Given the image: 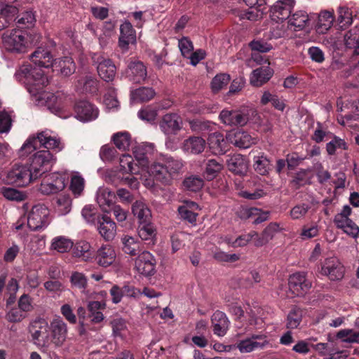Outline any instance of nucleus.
<instances>
[{
    "label": "nucleus",
    "mask_w": 359,
    "mask_h": 359,
    "mask_svg": "<svg viewBox=\"0 0 359 359\" xmlns=\"http://www.w3.org/2000/svg\"><path fill=\"white\" fill-rule=\"evenodd\" d=\"M49 325L47 320L37 318L31 322L29 331L34 344L39 346H46L48 342Z\"/></svg>",
    "instance_id": "nucleus-11"
},
{
    "label": "nucleus",
    "mask_w": 359,
    "mask_h": 359,
    "mask_svg": "<svg viewBox=\"0 0 359 359\" xmlns=\"http://www.w3.org/2000/svg\"><path fill=\"white\" fill-rule=\"evenodd\" d=\"M73 245L74 243L70 238L59 236L52 239L50 249L60 253H65L70 250Z\"/></svg>",
    "instance_id": "nucleus-39"
},
{
    "label": "nucleus",
    "mask_w": 359,
    "mask_h": 359,
    "mask_svg": "<svg viewBox=\"0 0 359 359\" xmlns=\"http://www.w3.org/2000/svg\"><path fill=\"white\" fill-rule=\"evenodd\" d=\"M111 140L116 147L121 151L128 150L133 142L130 134L127 131H120L114 133Z\"/></svg>",
    "instance_id": "nucleus-38"
},
{
    "label": "nucleus",
    "mask_w": 359,
    "mask_h": 359,
    "mask_svg": "<svg viewBox=\"0 0 359 359\" xmlns=\"http://www.w3.org/2000/svg\"><path fill=\"white\" fill-rule=\"evenodd\" d=\"M121 243L123 245V250L131 256L136 255L137 252L140 250V241L131 236H123L121 238Z\"/></svg>",
    "instance_id": "nucleus-44"
},
{
    "label": "nucleus",
    "mask_w": 359,
    "mask_h": 359,
    "mask_svg": "<svg viewBox=\"0 0 359 359\" xmlns=\"http://www.w3.org/2000/svg\"><path fill=\"white\" fill-rule=\"evenodd\" d=\"M268 344L266 337L254 334L250 338L241 341L237 348L241 353H250L254 350L264 348Z\"/></svg>",
    "instance_id": "nucleus-22"
},
{
    "label": "nucleus",
    "mask_w": 359,
    "mask_h": 359,
    "mask_svg": "<svg viewBox=\"0 0 359 359\" xmlns=\"http://www.w3.org/2000/svg\"><path fill=\"white\" fill-rule=\"evenodd\" d=\"M302 316L303 311L301 309L297 307L292 309L287 318V328H297L302 322Z\"/></svg>",
    "instance_id": "nucleus-51"
},
{
    "label": "nucleus",
    "mask_w": 359,
    "mask_h": 359,
    "mask_svg": "<svg viewBox=\"0 0 359 359\" xmlns=\"http://www.w3.org/2000/svg\"><path fill=\"white\" fill-rule=\"evenodd\" d=\"M200 209L199 205L191 201H184L183 204L178 208L180 217L188 221L191 224H195L198 213L196 211Z\"/></svg>",
    "instance_id": "nucleus-29"
},
{
    "label": "nucleus",
    "mask_w": 359,
    "mask_h": 359,
    "mask_svg": "<svg viewBox=\"0 0 359 359\" xmlns=\"http://www.w3.org/2000/svg\"><path fill=\"white\" fill-rule=\"evenodd\" d=\"M182 125V119L177 114H166L159 122L161 131L167 136L177 135Z\"/></svg>",
    "instance_id": "nucleus-17"
},
{
    "label": "nucleus",
    "mask_w": 359,
    "mask_h": 359,
    "mask_svg": "<svg viewBox=\"0 0 359 359\" xmlns=\"http://www.w3.org/2000/svg\"><path fill=\"white\" fill-rule=\"evenodd\" d=\"M282 228L276 222L270 223L262 231L261 235L257 233V238L255 239V245L261 247L268 243L273 238L275 235L281 231Z\"/></svg>",
    "instance_id": "nucleus-31"
},
{
    "label": "nucleus",
    "mask_w": 359,
    "mask_h": 359,
    "mask_svg": "<svg viewBox=\"0 0 359 359\" xmlns=\"http://www.w3.org/2000/svg\"><path fill=\"white\" fill-rule=\"evenodd\" d=\"M133 157L130 154H123L119 158L120 171L123 173L134 175H140L142 184L153 193L158 194L162 189L151 177H147L143 175L142 170L137 163H135Z\"/></svg>",
    "instance_id": "nucleus-3"
},
{
    "label": "nucleus",
    "mask_w": 359,
    "mask_h": 359,
    "mask_svg": "<svg viewBox=\"0 0 359 359\" xmlns=\"http://www.w3.org/2000/svg\"><path fill=\"white\" fill-rule=\"evenodd\" d=\"M319 273L332 281L340 280L344 276L345 268L337 257H330L320 263Z\"/></svg>",
    "instance_id": "nucleus-9"
},
{
    "label": "nucleus",
    "mask_w": 359,
    "mask_h": 359,
    "mask_svg": "<svg viewBox=\"0 0 359 359\" xmlns=\"http://www.w3.org/2000/svg\"><path fill=\"white\" fill-rule=\"evenodd\" d=\"M32 62L38 67L49 68L53 66L54 60L50 51L43 48H38L31 55Z\"/></svg>",
    "instance_id": "nucleus-28"
},
{
    "label": "nucleus",
    "mask_w": 359,
    "mask_h": 359,
    "mask_svg": "<svg viewBox=\"0 0 359 359\" xmlns=\"http://www.w3.org/2000/svg\"><path fill=\"white\" fill-rule=\"evenodd\" d=\"M228 140L218 132L210 134L208 138V144L210 151L215 155H222L228 150Z\"/></svg>",
    "instance_id": "nucleus-23"
},
{
    "label": "nucleus",
    "mask_w": 359,
    "mask_h": 359,
    "mask_svg": "<svg viewBox=\"0 0 359 359\" xmlns=\"http://www.w3.org/2000/svg\"><path fill=\"white\" fill-rule=\"evenodd\" d=\"M76 118L81 122H88L90 120V104L86 100L76 102L74 107Z\"/></svg>",
    "instance_id": "nucleus-48"
},
{
    "label": "nucleus",
    "mask_w": 359,
    "mask_h": 359,
    "mask_svg": "<svg viewBox=\"0 0 359 359\" xmlns=\"http://www.w3.org/2000/svg\"><path fill=\"white\" fill-rule=\"evenodd\" d=\"M212 322L214 333L219 337L224 336L229 328V320L226 314L219 311L215 312L212 316Z\"/></svg>",
    "instance_id": "nucleus-35"
},
{
    "label": "nucleus",
    "mask_w": 359,
    "mask_h": 359,
    "mask_svg": "<svg viewBox=\"0 0 359 359\" xmlns=\"http://www.w3.org/2000/svg\"><path fill=\"white\" fill-rule=\"evenodd\" d=\"M36 22V16L32 11H27L18 17L17 23L22 25L25 28L34 26Z\"/></svg>",
    "instance_id": "nucleus-60"
},
{
    "label": "nucleus",
    "mask_w": 359,
    "mask_h": 359,
    "mask_svg": "<svg viewBox=\"0 0 359 359\" xmlns=\"http://www.w3.org/2000/svg\"><path fill=\"white\" fill-rule=\"evenodd\" d=\"M116 198L115 194L109 188L100 187L96 195V200L100 207L104 212H109Z\"/></svg>",
    "instance_id": "nucleus-30"
},
{
    "label": "nucleus",
    "mask_w": 359,
    "mask_h": 359,
    "mask_svg": "<svg viewBox=\"0 0 359 359\" xmlns=\"http://www.w3.org/2000/svg\"><path fill=\"white\" fill-rule=\"evenodd\" d=\"M2 194L9 201H22L25 198L22 192L13 188H3Z\"/></svg>",
    "instance_id": "nucleus-64"
},
{
    "label": "nucleus",
    "mask_w": 359,
    "mask_h": 359,
    "mask_svg": "<svg viewBox=\"0 0 359 359\" xmlns=\"http://www.w3.org/2000/svg\"><path fill=\"white\" fill-rule=\"evenodd\" d=\"M154 151L155 147L151 143H142L133 149L135 161L143 171L147 170L148 174L150 168V166H149V158Z\"/></svg>",
    "instance_id": "nucleus-13"
},
{
    "label": "nucleus",
    "mask_w": 359,
    "mask_h": 359,
    "mask_svg": "<svg viewBox=\"0 0 359 359\" xmlns=\"http://www.w3.org/2000/svg\"><path fill=\"white\" fill-rule=\"evenodd\" d=\"M35 180L29 166L24 164L13 165L6 175L7 183L19 187L26 186Z\"/></svg>",
    "instance_id": "nucleus-7"
},
{
    "label": "nucleus",
    "mask_w": 359,
    "mask_h": 359,
    "mask_svg": "<svg viewBox=\"0 0 359 359\" xmlns=\"http://www.w3.org/2000/svg\"><path fill=\"white\" fill-rule=\"evenodd\" d=\"M231 77L229 74L221 73L217 74L210 83L211 90L213 93H217L225 88L229 83Z\"/></svg>",
    "instance_id": "nucleus-50"
},
{
    "label": "nucleus",
    "mask_w": 359,
    "mask_h": 359,
    "mask_svg": "<svg viewBox=\"0 0 359 359\" xmlns=\"http://www.w3.org/2000/svg\"><path fill=\"white\" fill-rule=\"evenodd\" d=\"M156 262L154 257L148 251H144L135 259V268L144 276H151L156 272Z\"/></svg>",
    "instance_id": "nucleus-14"
},
{
    "label": "nucleus",
    "mask_w": 359,
    "mask_h": 359,
    "mask_svg": "<svg viewBox=\"0 0 359 359\" xmlns=\"http://www.w3.org/2000/svg\"><path fill=\"white\" fill-rule=\"evenodd\" d=\"M50 211L43 204H37L32 207L27 217V226L33 231L43 229L50 223Z\"/></svg>",
    "instance_id": "nucleus-8"
},
{
    "label": "nucleus",
    "mask_w": 359,
    "mask_h": 359,
    "mask_svg": "<svg viewBox=\"0 0 359 359\" xmlns=\"http://www.w3.org/2000/svg\"><path fill=\"white\" fill-rule=\"evenodd\" d=\"M116 256V252L111 245H104L97 250L95 259L100 266L107 267L114 263Z\"/></svg>",
    "instance_id": "nucleus-27"
},
{
    "label": "nucleus",
    "mask_w": 359,
    "mask_h": 359,
    "mask_svg": "<svg viewBox=\"0 0 359 359\" xmlns=\"http://www.w3.org/2000/svg\"><path fill=\"white\" fill-rule=\"evenodd\" d=\"M337 25L339 29H345L353 22V8L347 6H340L337 9Z\"/></svg>",
    "instance_id": "nucleus-37"
},
{
    "label": "nucleus",
    "mask_w": 359,
    "mask_h": 359,
    "mask_svg": "<svg viewBox=\"0 0 359 359\" xmlns=\"http://www.w3.org/2000/svg\"><path fill=\"white\" fill-rule=\"evenodd\" d=\"M155 95V92L151 88H140L130 93V100L132 102H147L152 99Z\"/></svg>",
    "instance_id": "nucleus-45"
},
{
    "label": "nucleus",
    "mask_w": 359,
    "mask_h": 359,
    "mask_svg": "<svg viewBox=\"0 0 359 359\" xmlns=\"http://www.w3.org/2000/svg\"><path fill=\"white\" fill-rule=\"evenodd\" d=\"M189 123L191 130L196 133L209 130L211 129L212 126H213V123L210 121L199 119L189 120Z\"/></svg>",
    "instance_id": "nucleus-62"
},
{
    "label": "nucleus",
    "mask_w": 359,
    "mask_h": 359,
    "mask_svg": "<svg viewBox=\"0 0 359 359\" xmlns=\"http://www.w3.org/2000/svg\"><path fill=\"white\" fill-rule=\"evenodd\" d=\"M138 235L142 240L154 243L156 236V230L154 226L149 222L141 223L138 227Z\"/></svg>",
    "instance_id": "nucleus-43"
},
{
    "label": "nucleus",
    "mask_w": 359,
    "mask_h": 359,
    "mask_svg": "<svg viewBox=\"0 0 359 359\" xmlns=\"http://www.w3.org/2000/svg\"><path fill=\"white\" fill-rule=\"evenodd\" d=\"M93 59L100 77L107 82L113 81L116 67L112 60L100 55L93 57Z\"/></svg>",
    "instance_id": "nucleus-16"
},
{
    "label": "nucleus",
    "mask_w": 359,
    "mask_h": 359,
    "mask_svg": "<svg viewBox=\"0 0 359 359\" xmlns=\"http://www.w3.org/2000/svg\"><path fill=\"white\" fill-rule=\"evenodd\" d=\"M183 166V161L180 158L161 154L151 164L149 175L154 181L156 180L163 185H170Z\"/></svg>",
    "instance_id": "nucleus-1"
},
{
    "label": "nucleus",
    "mask_w": 359,
    "mask_h": 359,
    "mask_svg": "<svg viewBox=\"0 0 359 359\" xmlns=\"http://www.w3.org/2000/svg\"><path fill=\"white\" fill-rule=\"evenodd\" d=\"M183 185L186 189L196 192L203 187V181L201 177L191 176L184 180Z\"/></svg>",
    "instance_id": "nucleus-59"
},
{
    "label": "nucleus",
    "mask_w": 359,
    "mask_h": 359,
    "mask_svg": "<svg viewBox=\"0 0 359 359\" xmlns=\"http://www.w3.org/2000/svg\"><path fill=\"white\" fill-rule=\"evenodd\" d=\"M226 138L231 144L240 149H248L256 144L259 139L244 130L230 131L226 134Z\"/></svg>",
    "instance_id": "nucleus-15"
},
{
    "label": "nucleus",
    "mask_w": 359,
    "mask_h": 359,
    "mask_svg": "<svg viewBox=\"0 0 359 359\" xmlns=\"http://www.w3.org/2000/svg\"><path fill=\"white\" fill-rule=\"evenodd\" d=\"M126 75L135 83H140L147 78V69L144 64L138 60H130L128 65Z\"/></svg>",
    "instance_id": "nucleus-25"
},
{
    "label": "nucleus",
    "mask_w": 359,
    "mask_h": 359,
    "mask_svg": "<svg viewBox=\"0 0 359 359\" xmlns=\"http://www.w3.org/2000/svg\"><path fill=\"white\" fill-rule=\"evenodd\" d=\"M310 19L306 12L297 11L290 15L287 20V28L292 31H300L309 25Z\"/></svg>",
    "instance_id": "nucleus-26"
},
{
    "label": "nucleus",
    "mask_w": 359,
    "mask_h": 359,
    "mask_svg": "<svg viewBox=\"0 0 359 359\" xmlns=\"http://www.w3.org/2000/svg\"><path fill=\"white\" fill-rule=\"evenodd\" d=\"M113 334L116 337L123 339L127 334V326L123 319L116 318L111 322Z\"/></svg>",
    "instance_id": "nucleus-54"
},
{
    "label": "nucleus",
    "mask_w": 359,
    "mask_h": 359,
    "mask_svg": "<svg viewBox=\"0 0 359 359\" xmlns=\"http://www.w3.org/2000/svg\"><path fill=\"white\" fill-rule=\"evenodd\" d=\"M132 212L137 218L139 224L148 222L151 218V210L142 201H137L133 203Z\"/></svg>",
    "instance_id": "nucleus-36"
},
{
    "label": "nucleus",
    "mask_w": 359,
    "mask_h": 359,
    "mask_svg": "<svg viewBox=\"0 0 359 359\" xmlns=\"http://www.w3.org/2000/svg\"><path fill=\"white\" fill-rule=\"evenodd\" d=\"M104 103L109 109H116L118 107V101L116 99V91L114 88L107 89L104 97Z\"/></svg>",
    "instance_id": "nucleus-63"
},
{
    "label": "nucleus",
    "mask_w": 359,
    "mask_h": 359,
    "mask_svg": "<svg viewBox=\"0 0 359 359\" xmlns=\"http://www.w3.org/2000/svg\"><path fill=\"white\" fill-rule=\"evenodd\" d=\"M50 329L53 342L57 346H62L67 339V324L60 318H55L50 323Z\"/></svg>",
    "instance_id": "nucleus-24"
},
{
    "label": "nucleus",
    "mask_w": 359,
    "mask_h": 359,
    "mask_svg": "<svg viewBox=\"0 0 359 359\" xmlns=\"http://www.w3.org/2000/svg\"><path fill=\"white\" fill-rule=\"evenodd\" d=\"M289 289L296 296H302L311 287V283L306 278L304 273H295L290 276Z\"/></svg>",
    "instance_id": "nucleus-18"
},
{
    "label": "nucleus",
    "mask_w": 359,
    "mask_h": 359,
    "mask_svg": "<svg viewBox=\"0 0 359 359\" xmlns=\"http://www.w3.org/2000/svg\"><path fill=\"white\" fill-rule=\"evenodd\" d=\"M16 76L20 79L25 78L28 90L34 95L39 93L49 83L48 77L44 75L41 69L32 68L30 65H22L16 74Z\"/></svg>",
    "instance_id": "nucleus-2"
},
{
    "label": "nucleus",
    "mask_w": 359,
    "mask_h": 359,
    "mask_svg": "<svg viewBox=\"0 0 359 359\" xmlns=\"http://www.w3.org/2000/svg\"><path fill=\"white\" fill-rule=\"evenodd\" d=\"M5 49L12 53H23L29 46L28 35L22 30L13 29L3 36Z\"/></svg>",
    "instance_id": "nucleus-6"
},
{
    "label": "nucleus",
    "mask_w": 359,
    "mask_h": 359,
    "mask_svg": "<svg viewBox=\"0 0 359 359\" xmlns=\"http://www.w3.org/2000/svg\"><path fill=\"white\" fill-rule=\"evenodd\" d=\"M56 157L48 150L36 151L31 158L29 168L36 180L51 169Z\"/></svg>",
    "instance_id": "nucleus-5"
},
{
    "label": "nucleus",
    "mask_w": 359,
    "mask_h": 359,
    "mask_svg": "<svg viewBox=\"0 0 359 359\" xmlns=\"http://www.w3.org/2000/svg\"><path fill=\"white\" fill-rule=\"evenodd\" d=\"M223 168V165L215 159L209 160L205 166L204 177L208 180L215 179Z\"/></svg>",
    "instance_id": "nucleus-49"
},
{
    "label": "nucleus",
    "mask_w": 359,
    "mask_h": 359,
    "mask_svg": "<svg viewBox=\"0 0 359 359\" xmlns=\"http://www.w3.org/2000/svg\"><path fill=\"white\" fill-rule=\"evenodd\" d=\"M138 117L144 121L152 123L157 116V110L150 106H147L138 111Z\"/></svg>",
    "instance_id": "nucleus-61"
},
{
    "label": "nucleus",
    "mask_w": 359,
    "mask_h": 359,
    "mask_svg": "<svg viewBox=\"0 0 359 359\" xmlns=\"http://www.w3.org/2000/svg\"><path fill=\"white\" fill-rule=\"evenodd\" d=\"M345 46L359 54V26L351 29L344 36Z\"/></svg>",
    "instance_id": "nucleus-40"
},
{
    "label": "nucleus",
    "mask_w": 359,
    "mask_h": 359,
    "mask_svg": "<svg viewBox=\"0 0 359 359\" xmlns=\"http://www.w3.org/2000/svg\"><path fill=\"white\" fill-rule=\"evenodd\" d=\"M334 20L332 12L323 11L320 12L318 16L317 31L320 34H324L332 27Z\"/></svg>",
    "instance_id": "nucleus-42"
},
{
    "label": "nucleus",
    "mask_w": 359,
    "mask_h": 359,
    "mask_svg": "<svg viewBox=\"0 0 359 359\" xmlns=\"http://www.w3.org/2000/svg\"><path fill=\"white\" fill-rule=\"evenodd\" d=\"M65 184V175L60 172H53L43 179L39 190L43 194H53L62 191Z\"/></svg>",
    "instance_id": "nucleus-12"
},
{
    "label": "nucleus",
    "mask_w": 359,
    "mask_h": 359,
    "mask_svg": "<svg viewBox=\"0 0 359 359\" xmlns=\"http://www.w3.org/2000/svg\"><path fill=\"white\" fill-rule=\"evenodd\" d=\"M294 6V0H279L271 8L274 20H287Z\"/></svg>",
    "instance_id": "nucleus-21"
},
{
    "label": "nucleus",
    "mask_w": 359,
    "mask_h": 359,
    "mask_svg": "<svg viewBox=\"0 0 359 359\" xmlns=\"http://www.w3.org/2000/svg\"><path fill=\"white\" fill-rule=\"evenodd\" d=\"M105 306L106 304L103 300L91 302V322L97 323L104 320L102 311Z\"/></svg>",
    "instance_id": "nucleus-52"
},
{
    "label": "nucleus",
    "mask_w": 359,
    "mask_h": 359,
    "mask_svg": "<svg viewBox=\"0 0 359 359\" xmlns=\"http://www.w3.org/2000/svg\"><path fill=\"white\" fill-rule=\"evenodd\" d=\"M205 144L204 139L194 136L184 141L182 149L186 153L199 154L204 151Z\"/></svg>",
    "instance_id": "nucleus-33"
},
{
    "label": "nucleus",
    "mask_w": 359,
    "mask_h": 359,
    "mask_svg": "<svg viewBox=\"0 0 359 359\" xmlns=\"http://www.w3.org/2000/svg\"><path fill=\"white\" fill-rule=\"evenodd\" d=\"M136 32L132 25L128 21H125L120 25V36L118 40L119 47L123 51H127L129 45L136 44Z\"/></svg>",
    "instance_id": "nucleus-19"
},
{
    "label": "nucleus",
    "mask_w": 359,
    "mask_h": 359,
    "mask_svg": "<svg viewBox=\"0 0 359 359\" xmlns=\"http://www.w3.org/2000/svg\"><path fill=\"white\" fill-rule=\"evenodd\" d=\"M37 145L35 143V137L30 135L18 150V156L21 158H25L32 152L35 151Z\"/></svg>",
    "instance_id": "nucleus-55"
},
{
    "label": "nucleus",
    "mask_w": 359,
    "mask_h": 359,
    "mask_svg": "<svg viewBox=\"0 0 359 359\" xmlns=\"http://www.w3.org/2000/svg\"><path fill=\"white\" fill-rule=\"evenodd\" d=\"M55 211L59 215H65L68 214L72 209V199L68 195L59 196L55 201Z\"/></svg>",
    "instance_id": "nucleus-47"
},
{
    "label": "nucleus",
    "mask_w": 359,
    "mask_h": 359,
    "mask_svg": "<svg viewBox=\"0 0 359 359\" xmlns=\"http://www.w3.org/2000/svg\"><path fill=\"white\" fill-rule=\"evenodd\" d=\"M273 73V70L269 67L257 68L252 72L250 82L252 86L259 87L271 78Z\"/></svg>",
    "instance_id": "nucleus-34"
},
{
    "label": "nucleus",
    "mask_w": 359,
    "mask_h": 359,
    "mask_svg": "<svg viewBox=\"0 0 359 359\" xmlns=\"http://www.w3.org/2000/svg\"><path fill=\"white\" fill-rule=\"evenodd\" d=\"M337 337L343 342L358 343L359 332L351 329H344L338 332Z\"/></svg>",
    "instance_id": "nucleus-56"
},
{
    "label": "nucleus",
    "mask_w": 359,
    "mask_h": 359,
    "mask_svg": "<svg viewBox=\"0 0 359 359\" xmlns=\"http://www.w3.org/2000/svg\"><path fill=\"white\" fill-rule=\"evenodd\" d=\"M226 164L229 170L236 174L243 175L248 170V163L244 156L235 154L228 156Z\"/></svg>",
    "instance_id": "nucleus-32"
},
{
    "label": "nucleus",
    "mask_w": 359,
    "mask_h": 359,
    "mask_svg": "<svg viewBox=\"0 0 359 359\" xmlns=\"http://www.w3.org/2000/svg\"><path fill=\"white\" fill-rule=\"evenodd\" d=\"M53 67H60V72L64 76H69L75 72V64L69 57L54 60Z\"/></svg>",
    "instance_id": "nucleus-46"
},
{
    "label": "nucleus",
    "mask_w": 359,
    "mask_h": 359,
    "mask_svg": "<svg viewBox=\"0 0 359 359\" xmlns=\"http://www.w3.org/2000/svg\"><path fill=\"white\" fill-rule=\"evenodd\" d=\"M17 11L16 6L0 4V30L8 26Z\"/></svg>",
    "instance_id": "nucleus-41"
},
{
    "label": "nucleus",
    "mask_w": 359,
    "mask_h": 359,
    "mask_svg": "<svg viewBox=\"0 0 359 359\" xmlns=\"http://www.w3.org/2000/svg\"><path fill=\"white\" fill-rule=\"evenodd\" d=\"M257 116L256 109L244 107L239 110L223 109L219 114V118L227 126H244Z\"/></svg>",
    "instance_id": "nucleus-4"
},
{
    "label": "nucleus",
    "mask_w": 359,
    "mask_h": 359,
    "mask_svg": "<svg viewBox=\"0 0 359 359\" xmlns=\"http://www.w3.org/2000/svg\"><path fill=\"white\" fill-rule=\"evenodd\" d=\"M337 149H347L345 141L336 135L332 136V140L326 144V150L330 155L335 154Z\"/></svg>",
    "instance_id": "nucleus-58"
},
{
    "label": "nucleus",
    "mask_w": 359,
    "mask_h": 359,
    "mask_svg": "<svg viewBox=\"0 0 359 359\" xmlns=\"http://www.w3.org/2000/svg\"><path fill=\"white\" fill-rule=\"evenodd\" d=\"M351 214V207L344 205L341 211L334 216V222L336 226L345 233L353 238H356L359 233V227L349 218Z\"/></svg>",
    "instance_id": "nucleus-10"
},
{
    "label": "nucleus",
    "mask_w": 359,
    "mask_h": 359,
    "mask_svg": "<svg viewBox=\"0 0 359 359\" xmlns=\"http://www.w3.org/2000/svg\"><path fill=\"white\" fill-rule=\"evenodd\" d=\"M257 238V233L252 231L248 233L238 236L235 241L229 242L234 248L244 247L247 245L251 241L255 243V239Z\"/></svg>",
    "instance_id": "nucleus-57"
},
{
    "label": "nucleus",
    "mask_w": 359,
    "mask_h": 359,
    "mask_svg": "<svg viewBox=\"0 0 359 359\" xmlns=\"http://www.w3.org/2000/svg\"><path fill=\"white\" fill-rule=\"evenodd\" d=\"M97 231L107 241H112L116 235V224L107 215L98 217Z\"/></svg>",
    "instance_id": "nucleus-20"
},
{
    "label": "nucleus",
    "mask_w": 359,
    "mask_h": 359,
    "mask_svg": "<svg viewBox=\"0 0 359 359\" xmlns=\"http://www.w3.org/2000/svg\"><path fill=\"white\" fill-rule=\"evenodd\" d=\"M73 253L74 257L87 261L90 258V244L85 241L77 242Z\"/></svg>",
    "instance_id": "nucleus-53"
}]
</instances>
